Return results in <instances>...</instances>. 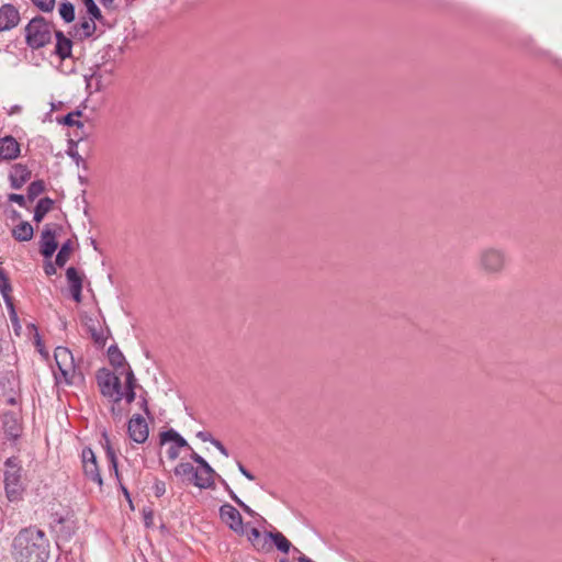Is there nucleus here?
<instances>
[{
	"label": "nucleus",
	"mask_w": 562,
	"mask_h": 562,
	"mask_svg": "<svg viewBox=\"0 0 562 562\" xmlns=\"http://www.w3.org/2000/svg\"><path fill=\"white\" fill-rule=\"evenodd\" d=\"M554 65H557L558 67H561L562 68V60L561 59H554L553 60Z\"/></svg>",
	"instance_id": "8fccbe9b"
},
{
	"label": "nucleus",
	"mask_w": 562,
	"mask_h": 562,
	"mask_svg": "<svg viewBox=\"0 0 562 562\" xmlns=\"http://www.w3.org/2000/svg\"><path fill=\"white\" fill-rule=\"evenodd\" d=\"M136 386H137V383H136V378L134 375V372L130 367H127V370L125 372V385L122 389V400L124 398L127 404H131L132 402L135 401Z\"/></svg>",
	"instance_id": "aec40b11"
},
{
	"label": "nucleus",
	"mask_w": 562,
	"mask_h": 562,
	"mask_svg": "<svg viewBox=\"0 0 562 562\" xmlns=\"http://www.w3.org/2000/svg\"><path fill=\"white\" fill-rule=\"evenodd\" d=\"M11 292H12L11 283H0V293H1V295L5 302V305L8 307L10 321H11L12 325L14 326L15 331L18 333V329L20 328L19 317H18L16 311L14 308Z\"/></svg>",
	"instance_id": "f3484780"
},
{
	"label": "nucleus",
	"mask_w": 562,
	"mask_h": 562,
	"mask_svg": "<svg viewBox=\"0 0 562 562\" xmlns=\"http://www.w3.org/2000/svg\"><path fill=\"white\" fill-rule=\"evenodd\" d=\"M214 474L215 471L210 464L207 467H200V470H195L192 482L200 488H210L214 484Z\"/></svg>",
	"instance_id": "a211bd4d"
},
{
	"label": "nucleus",
	"mask_w": 562,
	"mask_h": 562,
	"mask_svg": "<svg viewBox=\"0 0 562 562\" xmlns=\"http://www.w3.org/2000/svg\"><path fill=\"white\" fill-rule=\"evenodd\" d=\"M56 45L55 54L61 59L71 57L72 41L68 38L61 31H55Z\"/></svg>",
	"instance_id": "6ab92c4d"
},
{
	"label": "nucleus",
	"mask_w": 562,
	"mask_h": 562,
	"mask_svg": "<svg viewBox=\"0 0 562 562\" xmlns=\"http://www.w3.org/2000/svg\"><path fill=\"white\" fill-rule=\"evenodd\" d=\"M0 281H9L7 273L0 268Z\"/></svg>",
	"instance_id": "de8ad7c7"
},
{
	"label": "nucleus",
	"mask_w": 562,
	"mask_h": 562,
	"mask_svg": "<svg viewBox=\"0 0 562 562\" xmlns=\"http://www.w3.org/2000/svg\"><path fill=\"white\" fill-rule=\"evenodd\" d=\"M508 251L502 246H485L481 248L476 257V266L485 276L501 277L509 266Z\"/></svg>",
	"instance_id": "f03ea898"
},
{
	"label": "nucleus",
	"mask_w": 562,
	"mask_h": 562,
	"mask_svg": "<svg viewBox=\"0 0 562 562\" xmlns=\"http://www.w3.org/2000/svg\"><path fill=\"white\" fill-rule=\"evenodd\" d=\"M160 442L161 445L172 442V445L167 450V456L170 460H176L179 457L180 448L191 449L187 440L182 436H180L175 429H169L167 431L161 432Z\"/></svg>",
	"instance_id": "1a4fd4ad"
},
{
	"label": "nucleus",
	"mask_w": 562,
	"mask_h": 562,
	"mask_svg": "<svg viewBox=\"0 0 562 562\" xmlns=\"http://www.w3.org/2000/svg\"><path fill=\"white\" fill-rule=\"evenodd\" d=\"M82 469L86 477L99 486H102L103 481L97 463V457L92 449L85 448L81 452Z\"/></svg>",
	"instance_id": "6e6552de"
},
{
	"label": "nucleus",
	"mask_w": 562,
	"mask_h": 562,
	"mask_svg": "<svg viewBox=\"0 0 562 562\" xmlns=\"http://www.w3.org/2000/svg\"><path fill=\"white\" fill-rule=\"evenodd\" d=\"M58 245L56 243L55 232L49 225H45L41 235V254L44 258H50L56 251Z\"/></svg>",
	"instance_id": "2eb2a0df"
},
{
	"label": "nucleus",
	"mask_w": 562,
	"mask_h": 562,
	"mask_svg": "<svg viewBox=\"0 0 562 562\" xmlns=\"http://www.w3.org/2000/svg\"><path fill=\"white\" fill-rule=\"evenodd\" d=\"M108 357H109L110 363L114 368H116L117 370L122 369L120 374L125 375L127 368H125V358H124L123 353L120 351V349L116 346H110L108 349Z\"/></svg>",
	"instance_id": "4be33fe9"
},
{
	"label": "nucleus",
	"mask_w": 562,
	"mask_h": 562,
	"mask_svg": "<svg viewBox=\"0 0 562 562\" xmlns=\"http://www.w3.org/2000/svg\"><path fill=\"white\" fill-rule=\"evenodd\" d=\"M95 20L91 15L80 18V21L72 26L70 34L80 41L91 37L97 30Z\"/></svg>",
	"instance_id": "ddd939ff"
},
{
	"label": "nucleus",
	"mask_w": 562,
	"mask_h": 562,
	"mask_svg": "<svg viewBox=\"0 0 562 562\" xmlns=\"http://www.w3.org/2000/svg\"><path fill=\"white\" fill-rule=\"evenodd\" d=\"M4 488L9 501L14 502L22 497L24 485L21 476V467L16 459L9 458L5 461Z\"/></svg>",
	"instance_id": "39448f33"
},
{
	"label": "nucleus",
	"mask_w": 562,
	"mask_h": 562,
	"mask_svg": "<svg viewBox=\"0 0 562 562\" xmlns=\"http://www.w3.org/2000/svg\"><path fill=\"white\" fill-rule=\"evenodd\" d=\"M8 199L10 202H14L19 204L21 207H26V200L25 196L22 194L11 193L9 194Z\"/></svg>",
	"instance_id": "4c0bfd02"
},
{
	"label": "nucleus",
	"mask_w": 562,
	"mask_h": 562,
	"mask_svg": "<svg viewBox=\"0 0 562 562\" xmlns=\"http://www.w3.org/2000/svg\"><path fill=\"white\" fill-rule=\"evenodd\" d=\"M196 437H198L199 439H201L202 441H204V442H206V441L212 442V440H215V439L212 437V435H211V434H209V432H206V431H199V432L196 434Z\"/></svg>",
	"instance_id": "a19ab883"
},
{
	"label": "nucleus",
	"mask_w": 562,
	"mask_h": 562,
	"mask_svg": "<svg viewBox=\"0 0 562 562\" xmlns=\"http://www.w3.org/2000/svg\"><path fill=\"white\" fill-rule=\"evenodd\" d=\"M83 3L86 5L88 15L95 18L98 21L103 19L102 13L95 4L94 0H83Z\"/></svg>",
	"instance_id": "2f4dec72"
},
{
	"label": "nucleus",
	"mask_w": 562,
	"mask_h": 562,
	"mask_svg": "<svg viewBox=\"0 0 562 562\" xmlns=\"http://www.w3.org/2000/svg\"><path fill=\"white\" fill-rule=\"evenodd\" d=\"M53 205L54 201L50 198H42L35 206L34 221L40 223L44 216L53 209Z\"/></svg>",
	"instance_id": "b1692460"
},
{
	"label": "nucleus",
	"mask_w": 562,
	"mask_h": 562,
	"mask_svg": "<svg viewBox=\"0 0 562 562\" xmlns=\"http://www.w3.org/2000/svg\"><path fill=\"white\" fill-rule=\"evenodd\" d=\"M45 191V183L43 180H36L27 187V199L34 201L40 194Z\"/></svg>",
	"instance_id": "c85d7f7f"
},
{
	"label": "nucleus",
	"mask_w": 562,
	"mask_h": 562,
	"mask_svg": "<svg viewBox=\"0 0 562 562\" xmlns=\"http://www.w3.org/2000/svg\"><path fill=\"white\" fill-rule=\"evenodd\" d=\"M154 495L161 497L166 493V483L161 480H156L153 485Z\"/></svg>",
	"instance_id": "e433bc0d"
},
{
	"label": "nucleus",
	"mask_w": 562,
	"mask_h": 562,
	"mask_svg": "<svg viewBox=\"0 0 562 562\" xmlns=\"http://www.w3.org/2000/svg\"><path fill=\"white\" fill-rule=\"evenodd\" d=\"M111 413L114 417L121 418L123 415V411L119 407V404H114L111 408Z\"/></svg>",
	"instance_id": "a18cd8bd"
},
{
	"label": "nucleus",
	"mask_w": 562,
	"mask_h": 562,
	"mask_svg": "<svg viewBox=\"0 0 562 562\" xmlns=\"http://www.w3.org/2000/svg\"><path fill=\"white\" fill-rule=\"evenodd\" d=\"M212 443L218 449V451L225 456V457H228V451L227 449L223 446V443L218 440H212Z\"/></svg>",
	"instance_id": "37998d69"
},
{
	"label": "nucleus",
	"mask_w": 562,
	"mask_h": 562,
	"mask_svg": "<svg viewBox=\"0 0 562 562\" xmlns=\"http://www.w3.org/2000/svg\"><path fill=\"white\" fill-rule=\"evenodd\" d=\"M103 447L105 448L106 457L110 460L111 467L113 468L115 474L119 475L116 454L113 448L111 447L110 439L106 436V434H103Z\"/></svg>",
	"instance_id": "cd10ccee"
},
{
	"label": "nucleus",
	"mask_w": 562,
	"mask_h": 562,
	"mask_svg": "<svg viewBox=\"0 0 562 562\" xmlns=\"http://www.w3.org/2000/svg\"><path fill=\"white\" fill-rule=\"evenodd\" d=\"M66 278H67V281H81L80 277L78 276L77 270L74 267H70L67 269Z\"/></svg>",
	"instance_id": "58836bf2"
},
{
	"label": "nucleus",
	"mask_w": 562,
	"mask_h": 562,
	"mask_svg": "<svg viewBox=\"0 0 562 562\" xmlns=\"http://www.w3.org/2000/svg\"><path fill=\"white\" fill-rule=\"evenodd\" d=\"M59 15L66 22L70 23L75 20V7L69 1H64L59 7Z\"/></svg>",
	"instance_id": "bb28decb"
},
{
	"label": "nucleus",
	"mask_w": 562,
	"mask_h": 562,
	"mask_svg": "<svg viewBox=\"0 0 562 562\" xmlns=\"http://www.w3.org/2000/svg\"><path fill=\"white\" fill-rule=\"evenodd\" d=\"M127 432L130 438L137 442L143 443L148 438V425L144 417L140 415L133 416L127 425Z\"/></svg>",
	"instance_id": "9b49d317"
},
{
	"label": "nucleus",
	"mask_w": 562,
	"mask_h": 562,
	"mask_svg": "<svg viewBox=\"0 0 562 562\" xmlns=\"http://www.w3.org/2000/svg\"><path fill=\"white\" fill-rule=\"evenodd\" d=\"M19 21L20 13L13 4L7 3L0 8V32L15 27Z\"/></svg>",
	"instance_id": "f8f14e48"
},
{
	"label": "nucleus",
	"mask_w": 562,
	"mask_h": 562,
	"mask_svg": "<svg viewBox=\"0 0 562 562\" xmlns=\"http://www.w3.org/2000/svg\"><path fill=\"white\" fill-rule=\"evenodd\" d=\"M55 361L67 384L72 383V378L76 372L74 357L70 350L66 347H57L55 349Z\"/></svg>",
	"instance_id": "423d86ee"
},
{
	"label": "nucleus",
	"mask_w": 562,
	"mask_h": 562,
	"mask_svg": "<svg viewBox=\"0 0 562 562\" xmlns=\"http://www.w3.org/2000/svg\"><path fill=\"white\" fill-rule=\"evenodd\" d=\"M82 325L94 344L99 348H103L108 340L109 330L103 326L100 319L85 315L82 317Z\"/></svg>",
	"instance_id": "0eeeda50"
},
{
	"label": "nucleus",
	"mask_w": 562,
	"mask_h": 562,
	"mask_svg": "<svg viewBox=\"0 0 562 562\" xmlns=\"http://www.w3.org/2000/svg\"><path fill=\"white\" fill-rule=\"evenodd\" d=\"M32 3L43 12H52L55 7V0H31Z\"/></svg>",
	"instance_id": "72a5a7b5"
},
{
	"label": "nucleus",
	"mask_w": 562,
	"mask_h": 562,
	"mask_svg": "<svg viewBox=\"0 0 562 562\" xmlns=\"http://www.w3.org/2000/svg\"><path fill=\"white\" fill-rule=\"evenodd\" d=\"M20 144L12 136L0 138V158L3 160H13L20 156Z\"/></svg>",
	"instance_id": "dca6fc26"
},
{
	"label": "nucleus",
	"mask_w": 562,
	"mask_h": 562,
	"mask_svg": "<svg viewBox=\"0 0 562 562\" xmlns=\"http://www.w3.org/2000/svg\"><path fill=\"white\" fill-rule=\"evenodd\" d=\"M56 263H52V262H48L45 265L44 269H45V273L47 276H52L56 272Z\"/></svg>",
	"instance_id": "c03bdc74"
},
{
	"label": "nucleus",
	"mask_w": 562,
	"mask_h": 562,
	"mask_svg": "<svg viewBox=\"0 0 562 562\" xmlns=\"http://www.w3.org/2000/svg\"><path fill=\"white\" fill-rule=\"evenodd\" d=\"M260 537H261V533L260 531L257 529V528H252L249 532V536H248V539L249 541H251V543L254 544V547H256L258 550H265L266 549V542L267 541H263L262 543L260 542Z\"/></svg>",
	"instance_id": "473e14b6"
},
{
	"label": "nucleus",
	"mask_w": 562,
	"mask_h": 562,
	"mask_svg": "<svg viewBox=\"0 0 562 562\" xmlns=\"http://www.w3.org/2000/svg\"><path fill=\"white\" fill-rule=\"evenodd\" d=\"M122 490H123L125 496L128 497L130 496L128 491L125 487H122Z\"/></svg>",
	"instance_id": "864d4df0"
},
{
	"label": "nucleus",
	"mask_w": 562,
	"mask_h": 562,
	"mask_svg": "<svg viewBox=\"0 0 562 562\" xmlns=\"http://www.w3.org/2000/svg\"><path fill=\"white\" fill-rule=\"evenodd\" d=\"M81 115V112L80 111H77V112H72V113H68L64 119H63V122L65 125H68V126H78V127H81L83 126V124L78 121L76 117L77 116H80Z\"/></svg>",
	"instance_id": "f704fd0d"
},
{
	"label": "nucleus",
	"mask_w": 562,
	"mask_h": 562,
	"mask_svg": "<svg viewBox=\"0 0 562 562\" xmlns=\"http://www.w3.org/2000/svg\"><path fill=\"white\" fill-rule=\"evenodd\" d=\"M31 170L27 166L22 164H15L11 167L9 179L12 189H21L30 179Z\"/></svg>",
	"instance_id": "4468645a"
},
{
	"label": "nucleus",
	"mask_w": 562,
	"mask_h": 562,
	"mask_svg": "<svg viewBox=\"0 0 562 562\" xmlns=\"http://www.w3.org/2000/svg\"><path fill=\"white\" fill-rule=\"evenodd\" d=\"M2 426L9 438L15 439L20 436V424L13 414H3Z\"/></svg>",
	"instance_id": "412c9836"
},
{
	"label": "nucleus",
	"mask_w": 562,
	"mask_h": 562,
	"mask_svg": "<svg viewBox=\"0 0 562 562\" xmlns=\"http://www.w3.org/2000/svg\"><path fill=\"white\" fill-rule=\"evenodd\" d=\"M220 517L222 521L236 533L244 532L243 517L240 513L231 504L226 503L220 507Z\"/></svg>",
	"instance_id": "9d476101"
},
{
	"label": "nucleus",
	"mask_w": 562,
	"mask_h": 562,
	"mask_svg": "<svg viewBox=\"0 0 562 562\" xmlns=\"http://www.w3.org/2000/svg\"><path fill=\"white\" fill-rule=\"evenodd\" d=\"M114 0H101V2L103 3V5H110Z\"/></svg>",
	"instance_id": "09e8293b"
},
{
	"label": "nucleus",
	"mask_w": 562,
	"mask_h": 562,
	"mask_svg": "<svg viewBox=\"0 0 562 562\" xmlns=\"http://www.w3.org/2000/svg\"><path fill=\"white\" fill-rule=\"evenodd\" d=\"M297 561L299 562H314L313 560H311L310 558H307L306 555L302 554L297 558Z\"/></svg>",
	"instance_id": "49530a36"
},
{
	"label": "nucleus",
	"mask_w": 562,
	"mask_h": 562,
	"mask_svg": "<svg viewBox=\"0 0 562 562\" xmlns=\"http://www.w3.org/2000/svg\"><path fill=\"white\" fill-rule=\"evenodd\" d=\"M238 470L248 480H250V481L255 480V476L240 462L238 463Z\"/></svg>",
	"instance_id": "79ce46f5"
},
{
	"label": "nucleus",
	"mask_w": 562,
	"mask_h": 562,
	"mask_svg": "<svg viewBox=\"0 0 562 562\" xmlns=\"http://www.w3.org/2000/svg\"><path fill=\"white\" fill-rule=\"evenodd\" d=\"M266 537L273 541L278 550L283 553H288L291 548V542L279 531L267 532Z\"/></svg>",
	"instance_id": "393cba45"
},
{
	"label": "nucleus",
	"mask_w": 562,
	"mask_h": 562,
	"mask_svg": "<svg viewBox=\"0 0 562 562\" xmlns=\"http://www.w3.org/2000/svg\"><path fill=\"white\" fill-rule=\"evenodd\" d=\"M95 379L101 394L114 404H120L123 389L121 378L109 369L102 368L98 370Z\"/></svg>",
	"instance_id": "20e7f679"
},
{
	"label": "nucleus",
	"mask_w": 562,
	"mask_h": 562,
	"mask_svg": "<svg viewBox=\"0 0 562 562\" xmlns=\"http://www.w3.org/2000/svg\"><path fill=\"white\" fill-rule=\"evenodd\" d=\"M12 554L15 562H46L49 543L44 531L34 527L22 529L13 539Z\"/></svg>",
	"instance_id": "f257e3e1"
},
{
	"label": "nucleus",
	"mask_w": 562,
	"mask_h": 562,
	"mask_svg": "<svg viewBox=\"0 0 562 562\" xmlns=\"http://www.w3.org/2000/svg\"><path fill=\"white\" fill-rule=\"evenodd\" d=\"M149 519H151V514L150 513L145 517L147 526L149 525V521H148Z\"/></svg>",
	"instance_id": "603ef678"
},
{
	"label": "nucleus",
	"mask_w": 562,
	"mask_h": 562,
	"mask_svg": "<svg viewBox=\"0 0 562 562\" xmlns=\"http://www.w3.org/2000/svg\"><path fill=\"white\" fill-rule=\"evenodd\" d=\"M192 452H191V459L199 464V467H207V462L200 456L195 451L192 450V448L190 449Z\"/></svg>",
	"instance_id": "ea45409f"
},
{
	"label": "nucleus",
	"mask_w": 562,
	"mask_h": 562,
	"mask_svg": "<svg viewBox=\"0 0 562 562\" xmlns=\"http://www.w3.org/2000/svg\"><path fill=\"white\" fill-rule=\"evenodd\" d=\"M25 42L32 49H40L50 43L53 35V24L44 16L33 18L24 29Z\"/></svg>",
	"instance_id": "7ed1b4c3"
},
{
	"label": "nucleus",
	"mask_w": 562,
	"mask_h": 562,
	"mask_svg": "<svg viewBox=\"0 0 562 562\" xmlns=\"http://www.w3.org/2000/svg\"><path fill=\"white\" fill-rule=\"evenodd\" d=\"M33 227L29 222H22L12 231V236L19 241H29L33 237Z\"/></svg>",
	"instance_id": "5701e85b"
},
{
	"label": "nucleus",
	"mask_w": 562,
	"mask_h": 562,
	"mask_svg": "<svg viewBox=\"0 0 562 562\" xmlns=\"http://www.w3.org/2000/svg\"><path fill=\"white\" fill-rule=\"evenodd\" d=\"M222 483H223V485H224L225 490L228 492L229 497H231V498H232V499H233V501H234V502H235V503H236V504H237V505H238V506H239V507H240L245 513H247V514H249V515H254L252 509H251L248 505H246V504H245V503H244V502H243V501H241V499H240V498H239V497L234 493V491L229 487V485H228L225 481H223Z\"/></svg>",
	"instance_id": "c756f323"
},
{
	"label": "nucleus",
	"mask_w": 562,
	"mask_h": 562,
	"mask_svg": "<svg viewBox=\"0 0 562 562\" xmlns=\"http://www.w3.org/2000/svg\"><path fill=\"white\" fill-rule=\"evenodd\" d=\"M72 251V244H71V240H67L66 243H64L56 256V260H55V263L58 266V267H64L65 263L67 262V260L69 259V256Z\"/></svg>",
	"instance_id": "a878e982"
},
{
	"label": "nucleus",
	"mask_w": 562,
	"mask_h": 562,
	"mask_svg": "<svg viewBox=\"0 0 562 562\" xmlns=\"http://www.w3.org/2000/svg\"><path fill=\"white\" fill-rule=\"evenodd\" d=\"M195 469L191 463L182 462L175 468V474L177 476H192L194 475Z\"/></svg>",
	"instance_id": "7c9ffc66"
},
{
	"label": "nucleus",
	"mask_w": 562,
	"mask_h": 562,
	"mask_svg": "<svg viewBox=\"0 0 562 562\" xmlns=\"http://www.w3.org/2000/svg\"><path fill=\"white\" fill-rule=\"evenodd\" d=\"M82 283H70L68 293L76 302H81Z\"/></svg>",
	"instance_id": "c9c22d12"
},
{
	"label": "nucleus",
	"mask_w": 562,
	"mask_h": 562,
	"mask_svg": "<svg viewBox=\"0 0 562 562\" xmlns=\"http://www.w3.org/2000/svg\"><path fill=\"white\" fill-rule=\"evenodd\" d=\"M142 405H143V407H144V409H145L146 414H148L147 401H146L145 398L143 400V404H142Z\"/></svg>",
	"instance_id": "3c124183"
}]
</instances>
